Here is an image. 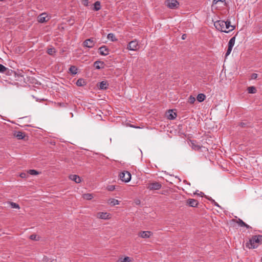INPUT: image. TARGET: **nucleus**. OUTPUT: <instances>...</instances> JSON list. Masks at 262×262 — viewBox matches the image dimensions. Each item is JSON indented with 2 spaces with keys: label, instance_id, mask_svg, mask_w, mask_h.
Segmentation results:
<instances>
[{
  "label": "nucleus",
  "instance_id": "f257e3e1",
  "mask_svg": "<svg viewBox=\"0 0 262 262\" xmlns=\"http://www.w3.org/2000/svg\"><path fill=\"white\" fill-rule=\"evenodd\" d=\"M262 242V235H253L246 244V247L249 249H254L258 247Z\"/></svg>",
  "mask_w": 262,
  "mask_h": 262
},
{
  "label": "nucleus",
  "instance_id": "f03ea898",
  "mask_svg": "<svg viewBox=\"0 0 262 262\" xmlns=\"http://www.w3.org/2000/svg\"><path fill=\"white\" fill-rule=\"evenodd\" d=\"M225 25H226L225 21L222 20H217L214 23V26L217 30L228 33V31H226V29H225Z\"/></svg>",
  "mask_w": 262,
  "mask_h": 262
},
{
  "label": "nucleus",
  "instance_id": "7ed1b4c3",
  "mask_svg": "<svg viewBox=\"0 0 262 262\" xmlns=\"http://www.w3.org/2000/svg\"><path fill=\"white\" fill-rule=\"evenodd\" d=\"M120 180L124 182H128L131 180L132 175L128 171H123L119 174Z\"/></svg>",
  "mask_w": 262,
  "mask_h": 262
},
{
  "label": "nucleus",
  "instance_id": "20e7f679",
  "mask_svg": "<svg viewBox=\"0 0 262 262\" xmlns=\"http://www.w3.org/2000/svg\"><path fill=\"white\" fill-rule=\"evenodd\" d=\"M161 187V184L158 182L149 183L147 186V188L150 190H158L160 189Z\"/></svg>",
  "mask_w": 262,
  "mask_h": 262
},
{
  "label": "nucleus",
  "instance_id": "39448f33",
  "mask_svg": "<svg viewBox=\"0 0 262 262\" xmlns=\"http://www.w3.org/2000/svg\"><path fill=\"white\" fill-rule=\"evenodd\" d=\"M139 48L138 42L136 40L130 41L127 46V49L131 51H137Z\"/></svg>",
  "mask_w": 262,
  "mask_h": 262
},
{
  "label": "nucleus",
  "instance_id": "423d86ee",
  "mask_svg": "<svg viewBox=\"0 0 262 262\" xmlns=\"http://www.w3.org/2000/svg\"><path fill=\"white\" fill-rule=\"evenodd\" d=\"M95 42L96 41L94 38H91L85 40L83 42L82 45L83 47H87L88 48H92L94 46Z\"/></svg>",
  "mask_w": 262,
  "mask_h": 262
},
{
  "label": "nucleus",
  "instance_id": "0eeeda50",
  "mask_svg": "<svg viewBox=\"0 0 262 262\" xmlns=\"http://www.w3.org/2000/svg\"><path fill=\"white\" fill-rule=\"evenodd\" d=\"M166 6L170 9H176L179 5V2L176 0H167Z\"/></svg>",
  "mask_w": 262,
  "mask_h": 262
},
{
  "label": "nucleus",
  "instance_id": "6e6552de",
  "mask_svg": "<svg viewBox=\"0 0 262 262\" xmlns=\"http://www.w3.org/2000/svg\"><path fill=\"white\" fill-rule=\"evenodd\" d=\"M152 235V233L149 231H141L138 234L139 237L143 238H149Z\"/></svg>",
  "mask_w": 262,
  "mask_h": 262
},
{
  "label": "nucleus",
  "instance_id": "1a4fd4ad",
  "mask_svg": "<svg viewBox=\"0 0 262 262\" xmlns=\"http://www.w3.org/2000/svg\"><path fill=\"white\" fill-rule=\"evenodd\" d=\"M198 204V201L193 199H189L186 201V204L191 207H197Z\"/></svg>",
  "mask_w": 262,
  "mask_h": 262
},
{
  "label": "nucleus",
  "instance_id": "9d476101",
  "mask_svg": "<svg viewBox=\"0 0 262 262\" xmlns=\"http://www.w3.org/2000/svg\"><path fill=\"white\" fill-rule=\"evenodd\" d=\"M99 51L100 54L103 56H106L109 54V50L105 46L100 47Z\"/></svg>",
  "mask_w": 262,
  "mask_h": 262
},
{
  "label": "nucleus",
  "instance_id": "9b49d317",
  "mask_svg": "<svg viewBox=\"0 0 262 262\" xmlns=\"http://www.w3.org/2000/svg\"><path fill=\"white\" fill-rule=\"evenodd\" d=\"M104 62L100 60H97L94 63V66L98 70L104 68Z\"/></svg>",
  "mask_w": 262,
  "mask_h": 262
},
{
  "label": "nucleus",
  "instance_id": "f8f14e48",
  "mask_svg": "<svg viewBox=\"0 0 262 262\" xmlns=\"http://www.w3.org/2000/svg\"><path fill=\"white\" fill-rule=\"evenodd\" d=\"M13 136L18 139H23L25 137V133L20 131H15L13 133Z\"/></svg>",
  "mask_w": 262,
  "mask_h": 262
},
{
  "label": "nucleus",
  "instance_id": "ddd939ff",
  "mask_svg": "<svg viewBox=\"0 0 262 262\" xmlns=\"http://www.w3.org/2000/svg\"><path fill=\"white\" fill-rule=\"evenodd\" d=\"M97 217L101 219H108L110 218V214L107 212H98L97 214Z\"/></svg>",
  "mask_w": 262,
  "mask_h": 262
},
{
  "label": "nucleus",
  "instance_id": "4468645a",
  "mask_svg": "<svg viewBox=\"0 0 262 262\" xmlns=\"http://www.w3.org/2000/svg\"><path fill=\"white\" fill-rule=\"evenodd\" d=\"M225 23L226 25H225V29H226V31H228V33L235 29V27L234 26L231 25V22L230 20H227L225 21Z\"/></svg>",
  "mask_w": 262,
  "mask_h": 262
},
{
  "label": "nucleus",
  "instance_id": "2eb2a0df",
  "mask_svg": "<svg viewBox=\"0 0 262 262\" xmlns=\"http://www.w3.org/2000/svg\"><path fill=\"white\" fill-rule=\"evenodd\" d=\"M69 179L76 183H79L81 182V178L76 174H71L69 176Z\"/></svg>",
  "mask_w": 262,
  "mask_h": 262
},
{
  "label": "nucleus",
  "instance_id": "dca6fc26",
  "mask_svg": "<svg viewBox=\"0 0 262 262\" xmlns=\"http://www.w3.org/2000/svg\"><path fill=\"white\" fill-rule=\"evenodd\" d=\"M47 16L46 13H42L38 16V21L39 23H43L46 22Z\"/></svg>",
  "mask_w": 262,
  "mask_h": 262
},
{
  "label": "nucleus",
  "instance_id": "f3484780",
  "mask_svg": "<svg viewBox=\"0 0 262 262\" xmlns=\"http://www.w3.org/2000/svg\"><path fill=\"white\" fill-rule=\"evenodd\" d=\"M191 142V146L192 148L195 150H199L201 147L200 145H198L196 144V142L194 140H191L190 141Z\"/></svg>",
  "mask_w": 262,
  "mask_h": 262
},
{
  "label": "nucleus",
  "instance_id": "a211bd4d",
  "mask_svg": "<svg viewBox=\"0 0 262 262\" xmlns=\"http://www.w3.org/2000/svg\"><path fill=\"white\" fill-rule=\"evenodd\" d=\"M108 86V83L106 81H102L99 83V89L106 90Z\"/></svg>",
  "mask_w": 262,
  "mask_h": 262
},
{
  "label": "nucleus",
  "instance_id": "6ab92c4d",
  "mask_svg": "<svg viewBox=\"0 0 262 262\" xmlns=\"http://www.w3.org/2000/svg\"><path fill=\"white\" fill-rule=\"evenodd\" d=\"M206 98V96L204 94H199L196 97L197 100L200 102H203Z\"/></svg>",
  "mask_w": 262,
  "mask_h": 262
},
{
  "label": "nucleus",
  "instance_id": "aec40b11",
  "mask_svg": "<svg viewBox=\"0 0 262 262\" xmlns=\"http://www.w3.org/2000/svg\"><path fill=\"white\" fill-rule=\"evenodd\" d=\"M4 74H5L7 75H13L14 76L16 75V72L14 71L9 69L7 68H6V71H5Z\"/></svg>",
  "mask_w": 262,
  "mask_h": 262
},
{
  "label": "nucleus",
  "instance_id": "412c9836",
  "mask_svg": "<svg viewBox=\"0 0 262 262\" xmlns=\"http://www.w3.org/2000/svg\"><path fill=\"white\" fill-rule=\"evenodd\" d=\"M85 84L86 82H85L84 80L82 78L78 79L77 81H76V85L78 86H83Z\"/></svg>",
  "mask_w": 262,
  "mask_h": 262
},
{
  "label": "nucleus",
  "instance_id": "4be33fe9",
  "mask_svg": "<svg viewBox=\"0 0 262 262\" xmlns=\"http://www.w3.org/2000/svg\"><path fill=\"white\" fill-rule=\"evenodd\" d=\"M169 114L168 115V118L170 120H173L177 117V114L175 113H173L172 110H169Z\"/></svg>",
  "mask_w": 262,
  "mask_h": 262
},
{
  "label": "nucleus",
  "instance_id": "5701e85b",
  "mask_svg": "<svg viewBox=\"0 0 262 262\" xmlns=\"http://www.w3.org/2000/svg\"><path fill=\"white\" fill-rule=\"evenodd\" d=\"M94 7L93 8V10L94 11H98L101 9V4L100 2L99 1L96 2L94 4Z\"/></svg>",
  "mask_w": 262,
  "mask_h": 262
},
{
  "label": "nucleus",
  "instance_id": "b1692460",
  "mask_svg": "<svg viewBox=\"0 0 262 262\" xmlns=\"http://www.w3.org/2000/svg\"><path fill=\"white\" fill-rule=\"evenodd\" d=\"M107 38L112 41H115L117 40V39L116 38L115 35L112 33H110L107 35Z\"/></svg>",
  "mask_w": 262,
  "mask_h": 262
},
{
  "label": "nucleus",
  "instance_id": "393cba45",
  "mask_svg": "<svg viewBox=\"0 0 262 262\" xmlns=\"http://www.w3.org/2000/svg\"><path fill=\"white\" fill-rule=\"evenodd\" d=\"M109 203L112 206H115L119 204V201L118 200L115 199H111L109 200Z\"/></svg>",
  "mask_w": 262,
  "mask_h": 262
},
{
  "label": "nucleus",
  "instance_id": "a878e982",
  "mask_svg": "<svg viewBox=\"0 0 262 262\" xmlns=\"http://www.w3.org/2000/svg\"><path fill=\"white\" fill-rule=\"evenodd\" d=\"M235 41V36L232 37L229 41L228 46L233 47L234 45Z\"/></svg>",
  "mask_w": 262,
  "mask_h": 262
},
{
  "label": "nucleus",
  "instance_id": "bb28decb",
  "mask_svg": "<svg viewBox=\"0 0 262 262\" xmlns=\"http://www.w3.org/2000/svg\"><path fill=\"white\" fill-rule=\"evenodd\" d=\"M83 198L84 199L90 200L93 198V196L91 193H85L83 195Z\"/></svg>",
  "mask_w": 262,
  "mask_h": 262
},
{
  "label": "nucleus",
  "instance_id": "cd10ccee",
  "mask_svg": "<svg viewBox=\"0 0 262 262\" xmlns=\"http://www.w3.org/2000/svg\"><path fill=\"white\" fill-rule=\"evenodd\" d=\"M56 52L55 49L54 48H51L48 49L47 53L50 55H53Z\"/></svg>",
  "mask_w": 262,
  "mask_h": 262
},
{
  "label": "nucleus",
  "instance_id": "c85d7f7f",
  "mask_svg": "<svg viewBox=\"0 0 262 262\" xmlns=\"http://www.w3.org/2000/svg\"><path fill=\"white\" fill-rule=\"evenodd\" d=\"M69 71L73 74H76L77 73V69L75 66H71L69 69Z\"/></svg>",
  "mask_w": 262,
  "mask_h": 262
},
{
  "label": "nucleus",
  "instance_id": "c756f323",
  "mask_svg": "<svg viewBox=\"0 0 262 262\" xmlns=\"http://www.w3.org/2000/svg\"><path fill=\"white\" fill-rule=\"evenodd\" d=\"M249 93L254 94L256 92V88L254 86H250L248 88Z\"/></svg>",
  "mask_w": 262,
  "mask_h": 262
},
{
  "label": "nucleus",
  "instance_id": "7c9ffc66",
  "mask_svg": "<svg viewBox=\"0 0 262 262\" xmlns=\"http://www.w3.org/2000/svg\"><path fill=\"white\" fill-rule=\"evenodd\" d=\"M28 173L31 175H37L39 174L38 171L34 169H30L28 171Z\"/></svg>",
  "mask_w": 262,
  "mask_h": 262
},
{
  "label": "nucleus",
  "instance_id": "2f4dec72",
  "mask_svg": "<svg viewBox=\"0 0 262 262\" xmlns=\"http://www.w3.org/2000/svg\"><path fill=\"white\" fill-rule=\"evenodd\" d=\"M206 198H207L211 202L212 204H213L214 206H216V207H221V206L219 205V204L217 203H216L213 199H212L211 198H207L206 197Z\"/></svg>",
  "mask_w": 262,
  "mask_h": 262
},
{
  "label": "nucleus",
  "instance_id": "473e14b6",
  "mask_svg": "<svg viewBox=\"0 0 262 262\" xmlns=\"http://www.w3.org/2000/svg\"><path fill=\"white\" fill-rule=\"evenodd\" d=\"M236 223L241 227H244V226H245V223L243 222V221L241 219H238V220L236 221Z\"/></svg>",
  "mask_w": 262,
  "mask_h": 262
},
{
  "label": "nucleus",
  "instance_id": "72a5a7b5",
  "mask_svg": "<svg viewBox=\"0 0 262 262\" xmlns=\"http://www.w3.org/2000/svg\"><path fill=\"white\" fill-rule=\"evenodd\" d=\"M195 101V98L192 96H190L188 98V102L190 104H193Z\"/></svg>",
  "mask_w": 262,
  "mask_h": 262
},
{
  "label": "nucleus",
  "instance_id": "f704fd0d",
  "mask_svg": "<svg viewBox=\"0 0 262 262\" xmlns=\"http://www.w3.org/2000/svg\"><path fill=\"white\" fill-rule=\"evenodd\" d=\"M10 204L11 207L13 208L19 209V208H20L18 204H16L14 202H10Z\"/></svg>",
  "mask_w": 262,
  "mask_h": 262
},
{
  "label": "nucleus",
  "instance_id": "c9c22d12",
  "mask_svg": "<svg viewBox=\"0 0 262 262\" xmlns=\"http://www.w3.org/2000/svg\"><path fill=\"white\" fill-rule=\"evenodd\" d=\"M232 48H233V47L228 46L227 51V52L226 53V54H225V57L226 58L230 54V53H231V51L232 50Z\"/></svg>",
  "mask_w": 262,
  "mask_h": 262
},
{
  "label": "nucleus",
  "instance_id": "e433bc0d",
  "mask_svg": "<svg viewBox=\"0 0 262 262\" xmlns=\"http://www.w3.org/2000/svg\"><path fill=\"white\" fill-rule=\"evenodd\" d=\"M6 70V67L0 63V73H4Z\"/></svg>",
  "mask_w": 262,
  "mask_h": 262
},
{
  "label": "nucleus",
  "instance_id": "4c0bfd02",
  "mask_svg": "<svg viewBox=\"0 0 262 262\" xmlns=\"http://www.w3.org/2000/svg\"><path fill=\"white\" fill-rule=\"evenodd\" d=\"M115 189V186L114 185H108L107 187V189L108 191H113Z\"/></svg>",
  "mask_w": 262,
  "mask_h": 262
},
{
  "label": "nucleus",
  "instance_id": "58836bf2",
  "mask_svg": "<svg viewBox=\"0 0 262 262\" xmlns=\"http://www.w3.org/2000/svg\"><path fill=\"white\" fill-rule=\"evenodd\" d=\"M122 262H132V260L130 257L126 256L123 258Z\"/></svg>",
  "mask_w": 262,
  "mask_h": 262
},
{
  "label": "nucleus",
  "instance_id": "ea45409f",
  "mask_svg": "<svg viewBox=\"0 0 262 262\" xmlns=\"http://www.w3.org/2000/svg\"><path fill=\"white\" fill-rule=\"evenodd\" d=\"M81 3L85 6H88L89 5V1L88 0H81Z\"/></svg>",
  "mask_w": 262,
  "mask_h": 262
},
{
  "label": "nucleus",
  "instance_id": "a19ab883",
  "mask_svg": "<svg viewBox=\"0 0 262 262\" xmlns=\"http://www.w3.org/2000/svg\"><path fill=\"white\" fill-rule=\"evenodd\" d=\"M28 173H25V172H22L20 174H19V176L21 178H26L28 177Z\"/></svg>",
  "mask_w": 262,
  "mask_h": 262
},
{
  "label": "nucleus",
  "instance_id": "79ce46f5",
  "mask_svg": "<svg viewBox=\"0 0 262 262\" xmlns=\"http://www.w3.org/2000/svg\"><path fill=\"white\" fill-rule=\"evenodd\" d=\"M37 236L36 234H32L30 236V238L32 240H35L37 241V239L36 238Z\"/></svg>",
  "mask_w": 262,
  "mask_h": 262
},
{
  "label": "nucleus",
  "instance_id": "37998d69",
  "mask_svg": "<svg viewBox=\"0 0 262 262\" xmlns=\"http://www.w3.org/2000/svg\"><path fill=\"white\" fill-rule=\"evenodd\" d=\"M220 2H225V0H213V4H214V5L217 4Z\"/></svg>",
  "mask_w": 262,
  "mask_h": 262
},
{
  "label": "nucleus",
  "instance_id": "c03bdc74",
  "mask_svg": "<svg viewBox=\"0 0 262 262\" xmlns=\"http://www.w3.org/2000/svg\"><path fill=\"white\" fill-rule=\"evenodd\" d=\"M257 77V74L256 73H253L251 75V78L253 79H255Z\"/></svg>",
  "mask_w": 262,
  "mask_h": 262
},
{
  "label": "nucleus",
  "instance_id": "a18cd8bd",
  "mask_svg": "<svg viewBox=\"0 0 262 262\" xmlns=\"http://www.w3.org/2000/svg\"><path fill=\"white\" fill-rule=\"evenodd\" d=\"M194 194H198V195L201 196V197L204 194L203 192H200V193H197L196 191L194 193Z\"/></svg>",
  "mask_w": 262,
  "mask_h": 262
},
{
  "label": "nucleus",
  "instance_id": "49530a36",
  "mask_svg": "<svg viewBox=\"0 0 262 262\" xmlns=\"http://www.w3.org/2000/svg\"><path fill=\"white\" fill-rule=\"evenodd\" d=\"M183 183H185V184H188V185H190V183L189 182H188L187 180H184L183 181Z\"/></svg>",
  "mask_w": 262,
  "mask_h": 262
},
{
  "label": "nucleus",
  "instance_id": "de8ad7c7",
  "mask_svg": "<svg viewBox=\"0 0 262 262\" xmlns=\"http://www.w3.org/2000/svg\"><path fill=\"white\" fill-rule=\"evenodd\" d=\"M244 227H246L247 229H251V227H250L249 225H247L245 223V226H244Z\"/></svg>",
  "mask_w": 262,
  "mask_h": 262
},
{
  "label": "nucleus",
  "instance_id": "09e8293b",
  "mask_svg": "<svg viewBox=\"0 0 262 262\" xmlns=\"http://www.w3.org/2000/svg\"><path fill=\"white\" fill-rule=\"evenodd\" d=\"M135 203L136 205H139L140 204V201L139 200H138L135 201Z\"/></svg>",
  "mask_w": 262,
  "mask_h": 262
},
{
  "label": "nucleus",
  "instance_id": "8fccbe9b",
  "mask_svg": "<svg viewBox=\"0 0 262 262\" xmlns=\"http://www.w3.org/2000/svg\"><path fill=\"white\" fill-rule=\"evenodd\" d=\"M240 125L242 127H244L246 126V123H241Z\"/></svg>",
  "mask_w": 262,
  "mask_h": 262
},
{
  "label": "nucleus",
  "instance_id": "3c124183",
  "mask_svg": "<svg viewBox=\"0 0 262 262\" xmlns=\"http://www.w3.org/2000/svg\"><path fill=\"white\" fill-rule=\"evenodd\" d=\"M58 105H59V106H61V107H63V106H64V105H64V103H58Z\"/></svg>",
  "mask_w": 262,
  "mask_h": 262
},
{
  "label": "nucleus",
  "instance_id": "603ef678",
  "mask_svg": "<svg viewBox=\"0 0 262 262\" xmlns=\"http://www.w3.org/2000/svg\"><path fill=\"white\" fill-rule=\"evenodd\" d=\"M130 127H134V128H140L139 127H138V126H136L135 125H130Z\"/></svg>",
  "mask_w": 262,
  "mask_h": 262
},
{
  "label": "nucleus",
  "instance_id": "864d4df0",
  "mask_svg": "<svg viewBox=\"0 0 262 262\" xmlns=\"http://www.w3.org/2000/svg\"><path fill=\"white\" fill-rule=\"evenodd\" d=\"M186 38V34H183L182 36V39H185Z\"/></svg>",
  "mask_w": 262,
  "mask_h": 262
},
{
  "label": "nucleus",
  "instance_id": "5fc2aeb1",
  "mask_svg": "<svg viewBox=\"0 0 262 262\" xmlns=\"http://www.w3.org/2000/svg\"><path fill=\"white\" fill-rule=\"evenodd\" d=\"M4 0H0V1H4Z\"/></svg>",
  "mask_w": 262,
  "mask_h": 262
},
{
  "label": "nucleus",
  "instance_id": "6e6d98bb",
  "mask_svg": "<svg viewBox=\"0 0 262 262\" xmlns=\"http://www.w3.org/2000/svg\"><path fill=\"white\" fill-rule=\"evenodd\" d=\"M261 262H262V257H261Z\"/></svg>",
  "mask_w": 262,
  "mask_h": 262
}]
</instances>
